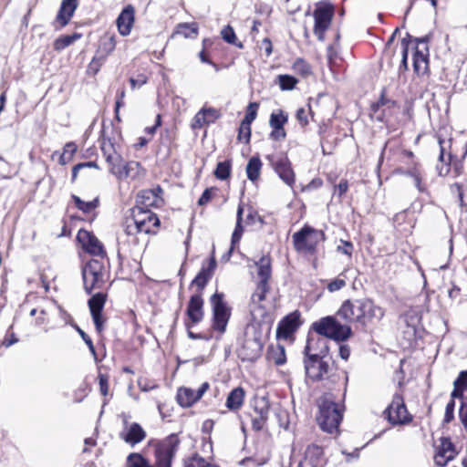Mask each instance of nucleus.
<instances>
[{"label": "nucleus", "mask_w": 467, "mask_h": 467, "mask_svg": "<svg viewBox=\"0 0 467 467\" xmlns=\"http://www.w3.org/2000/svg\"><path fill=\"white\" fill-rule=\"evenodd\" d=\"M72 199L75 202V205L78 207V209H79L80 211H82L85 213H88L91 211H93L98 206V203H99L98 199H95L90 202H84L77 195H72Z\"/></svg>", "instance_id": "obj_39"}, {"label": "nucleus", "mask_w": 467, "mask_h": 467, "mask_svg": "<svg viewBox=\"0 0 467 467\" xmlns=\"http://www.w3.org/2000/svg\"><path fill=\"white\" fill-rule=\"evenodd\" d=\"M346 285V281L342 278H336L327 285L329 292H336L342 289Z\"/></svg>", "instance_id": "obj_51"}, {"label": "nucleus", "mask_w": 467, "mask_h": 467, "mask_svg": "<svg viewBox=\"0 0 467 467\" xmlns=\"http://www.w3.org/2000/svg\"><path fill=\"white\" fill-rule=\"evenodd\" d=\"M120 437L129 444L135 445L146 437V433L139 423L130 424L127 432L120 433Z\"/></svg>", "instance_id": "obj_28"}, {"label": "nucleus", "mask_w": 467, "mask_h": 467, "mask_svg": "<svg viewBox=\"0 0 467 467\" xmlns=\"http://www.w3.org/2000/svg\"><path fill=\"white\" fill-rule=\"evenodd\" d=\"M140 169V164L137 161H129L125 164H122L120 173L119 174V179H125L128 177L136 178L139 175V170Z\"/></svg>", "instance_id": "obj_35"}, {"label": "nucleus", "mask_w": 467, "mask_h": 467, "mask_svg": "<svg viewBox=\"0 0 467 467\" xmlns=\"http://www.w3.org/2000/svg\"><path fill=\"white\" fill-rule=\"evenodd\" d=\"M77 150V146L74 142H68L65 145L63 153L60 156V163L66 164L71 160Z\"/></svg>", "instance_id": "obj_44"}, {"label": "nucleus", "mask_w": 467, "mask_h": 467, "mask_svg": "<svg viewBox=\"0 0 467 467\" xmlns=\"http://www.w3.org/2000/svg\"><path fill=\"white\" fill-rule=\"evenodd\" d=\"M279 86L282 90H291L295 88L297 83V79L289 75H279L278 76Z\"/></svg>", "instance_id": "obj_41"}, {"label": "nucleus", "mask_w": 467, "mask_h": 467, "mask_svg": "<svg viewBox=\"0 0 467 467\" xmlns=\"http://www.w3.org/2000/svg\"><path fill=\"white\" fill-rule=\"evenodd\" d=\"M266 419L263 418V417H260L258 415L253 417L252 419V427L254 431H261L265 422H266Z\"/></svg>", "instance_id": "obj_58"}, {"label": "nucleus", "mask_w": 467, "mask_h": 467, "mask_svg": "<svg viewBox=\"0 0 467 467\" xmlns=\"http://www.w3.org/2000/svg\"><path fill=\"white\" fill-rule=\"evenodd\" d=\"M244 400V390L241 387L234 389L227 396L225 406L231 410H239Z\"/></svg>", "instance_id": "obj_30"}, {"label": "nucleus", "mask_w": 467, "mask_h": 467, "mask_svg": "<svg viewBox=\"0 0 467 467\" xmlns=\"http://www.w3.org/2000/svg\"><path fill=\"white\" fill-rule=\"evenodd\" d=\"M333 16V7L330 5H325L317 8L314 12L315 26L314 33L318 40H324L326 30L329 27Z\"/></svg>", "instance_id": "obj_15"}, {"label": "nucleus", "mask_w": 467, "mask_h": 467, "mask_svg": "<svg viewBox=\"0 0 467 467\" xmlns=\"http://www.w3.org/2000/svg\"><path fill=\"white\" fill-rule=\"evenodd\" d=\"M124 97H125V90L124 89L119 90L117 93V99H116V104H115L116 119L119 121L120 120L119 112L120 107H122L124 105V102H123Z\"/></svg>", "instance_id": "obj_55"}, {"label": "nucleus", "mask_w": 467, "mask_h": 467, "mask_svg": "<svg viewBox=\"0 0 467 467\" xmlns=\"http://www.w3.org/2000/svg\"><path fill=\"white\" fill-rule=\"evenodd\" d=\"M243 212H244L243 206L239 205L238 209H237L236 225H235V229L232 234L231 248L229 249L228 253L223 255V258H225L226 260H228L230 258L231 254L233 253L235 244H238L239 241L241 240V237L243 234V226L241 223Z\"/></svg>", "instance_id": "obj_29"}, {"label": "nucleus", "mask_w": 467, "mask_h": 467, "mask_svg": "<svg viewBox=\"0 0 467 467\" xmlns=\"http://www.w3.org/2000/svg\"><path fill=\"white\" fill-rule=\"evenodd\" d=\"M147 80H148V78L145 75L140 74V75H138V77L136 78H130V83L131 85V88L134 89V88L142 87L144 84L147 83Z\"/></svg>", "instance_id": "obj_56"}, {"label": "nucleus", "mask_w": 467, "mask_h": 467, "mask_svg": "<svg viewBox=\"0 0 467 467\" xmlns=\"http://www.w3.org/2000/svg\"><path fill=\"white\" fill-rule=\"evenodd\" d=\"M185 467H218L215 464L206 462L203 458L193 456L185 462Z\"/></svg>", "instance_id": "obj_45"}, {"label": "nucleus", "mask_w": 467, "mask_h": 467, "mask_svg": "<svg viewBox=\"0 0 467 467\" xmlns=\"http://www.w3.org/2000/svg\"><path fill=\"white\" fill-rule=\"evenodd\" d=\"M254 412L256 415L268 419L269 404L265 400H262L256 403L254 407Z\"/></svg>", "instance_id": "obj_49"}, {"label": "nucleus", "mask_w": 467, "mask_h": 467, "mask_svg": "<svg viewBox=\"0 0 467 467\" xmlns=\"http://www.w3.org/2000/svg\"><path fill=\"white\" fill-rule=\"evenodd\" d=\"M81 37V34L74 33L73 35L62 36L54 42V48L57 51L63 50L72 45L75 41Z\"/></svg>", "instance_id": "obj_36"}, {"label": "nucleus", "mask_w": 467, "mask_h": 467, "mask_svg": "<svg viewBox=\"0 0 467 467\" xmlns=\"http://www.w3.org/2000/svg\"><path fill=\"white\" fill-rule=\"evenodd\" d=\"M312 328L318 334L317 337H308L304 348L305 358L328 356L327 339L344 341L352 335L348 325L339 323L335 317L327 316L313 323Z\"/></svg>", "instance_id": "obj_1"}, {"label": "nucleus", "mask_w": 467, "mask_h": 467, "mask_svg": "<svg viewBox=\"0 0 467 467\" xmlns=\"http://www.w3.org/2000/svg\"><path fill=\"white\" fill-rule=\"evenodd\" d=\"M261 169H262V161L259 159V157H256V156L252 157L248 161V163L246 165L247 178L251 182H255L260 176Z\"/></svg>", "instance_id": "obj_32"}, {"label": "nucleus", "mask_w": 467, "mask_h": 467, "mask_svg": "<svg viewBox=\"0 0 467 467\" xmlns=\"http://www.w3.org/2000/svg\"><path fill=\"white\" fill-rule=\"evenodd\" d=\"M286 136V133L284 130V128H275L273 129L272 132L270 133V137L275 140H284Z\"/></svg>", "instance_id": "obj_61"}, {"label": "nucleus", "mask_w": 467, "mask_h": 467, "mask_svg": "<svg viewBox=\"0 0 467 467\" xmlns=\"http://www.w3.org/2000/svg\"><path fill=\"white\" fill-rule=\"evenodd\" d=\"M411 177L413 178L414 185L420 192H424L425 189L421 185V177L417 171L410 172Z\"/></svg>", "instance_id": "obj_64"}, {"label": "nucleus", "mask_w": 467, "mask_h": 467, "mask_svg": "<svg viewBox=\"0 0 467 467\" xmlns=\"http://www.w3.org/2000/svg\"><path fill=\"white\" fill-rule=\"evenodd\" d=\"M134 7L127 5L117 18V26L119 32L122 36H128L130 33L131 26L134 23Z\"/></svg>", "instance_id": "obj_25"}, {"label": "nucleus", "mask_w": 467, "mask_h": 467, "mask_svg": "<svg viewBox=\"0 0 467 467\" xmlns=\"http://www.w3.org/2000/svg\"><path fill=\"white\" fill-rule=\"evenodd\" d=\"M300 326V314L293 312L285 317L278 324L276 336L279 338H288Z\"/></svg>", "instance_id": "obj_20"}, {"label": "nucleus", "mask_w": 467, "mask_h": 467, "mask_svg": "<svg viewBox=\"0 0 467 467\" xmlns=\"http://www.w3.org/2000/svg\"><path fill=\"white\" fill-rule=\"evenodd\" d=\"M77 0H62L60 8L57 15V21L61 25V26H65L68 24L77 9Z\"/></svg>", "instance_id": "obj_26"}, {"label": "nucleus", "mask_w": 467, "mask_h": 467, "mask_svg": "<svg viewBox=\"0 0 467 467\" xmlns=\"http://www.w3.org/2000/svg\"><path fill=\"white\" fill-rule=\"evenodd\" d=\"M215 267L216 261L213 256L209 262V265L207 267H202L195 278L192 281L191 285H195L197 287L198 293H201V295L202 294V290L208 284L209 280L212 278Z\"/></svg>", "instance_id": "obj_24"}, {"label": "nucleus", "mask_w": 467, "mask_h": 467, "mask_svg": "<svg viewBox=\"0 0 467 467\" xmlns=\"http://www.w3.org/2000/svg\"><path fill=\"white\" fill-rule=\"evenodd\" d=\"M134 226H137V223L135 222L134 217L132 216V218L130 220H127V222H126V225L124 228L125 233L128 235H132V234H137L138 233L137 228H135Z\"/></svg>", "instance_id": "obj_59"}, {"label": "nucleus", "mask_w": 467, "mask_h": 467, "mask_svg": "<svg viewBox=\"0 0 467 467\" xmlns=\"http://www.w3.org/2000/svg\"><path fill=\"white\" fill-rule=\"evenodd\" d=\"M306 375L313 381L327 379L332 370V364L327 356L317 358H304Z\"/></svg>", "instance_id": "obj_9"}, {"label": "nucleus", "mask_w": 467, "mask_h": 467, "mask_svg": "<svg viewBox=\"0 0 467 467\" xmlns=\"http://www.w3.org/2000/svg\"><path fill=\"white\" fill-rule=\"evenodd\" d=\"M161 186H156L153 189H147L140 191L137 195V205L135 207L138 210L139 207H142L147 210L150 207H159L161 205L163 200L161 196L162 193Z\"/></svg>", "instance_id": "obj_16"}, {"label": "nucleus", "mask_w": 467, "mask_h": 467, "mask_svg": "<svg viewBox=\"0 0 467 467\" xmlns=\"http://www.w3.org/2000/svg\"><path fill=\"white\" fill-rule=\"evenodd\" d=\"M128 467H150L149 462L139 453H131L128 457Z\"/></svg>", "instance_id": "obj_42"}, {"label": "nucleus", "mask_w": 467, "mask_h": 467, "mask_svg": "<svg viewBox=\"0 0 467 467\" xmlns=\"http://www.w3.org/2000/svg\"><path fill=\"white\" fill-rule=\"evenodd\" d=\"M104 264L99 259H91L82 268L84 289L91 294L94 289H100L106 282Z\"/></svg>", "instance_id": "obj_6"}, {"label": "nucleus", "mask_w": 467, "mask_h": 467, "mask_svg": "<svg viewBox=\"0 0 467 467\" xmlns=\"http://www.w3.org/2000/svg\"><path fill=\"white\" fill-rule=\"evenodd\" d=\"M257 109L258 104L255 102H251L247 107L246 114L242 121L251 124L256 118Z\"/></svg>", "instance_id": "obj_48"}, {"label": "nucleus", "mask_w": 467, "mask_h": 467, "mask_svg": "<svg viewBox=\"0 0 467 467\" xmlns=\"http://www.w3.org/2000/svg\"><path fill=\"white\" fill-rule=\"evenodd\" d=\"M203 305L204 301L201 293L191 296L187 306L186 315L192 324H198L203 319Z\"/></svg>", "instance_id": "obj_21"}, {"label": "nucleus", "mask_w": 467, "mask_h": 467, "mask_svg": "<svg viewBox=\"0 0 467 467\" xmlns=\"http://www.w3.org/2000/svg\"><path fill=\"white\" fill-rule=\"evenodd\" d=\"M266 159L278 177L286 185L292 187L296 182V174L288 157L283 153H276L267 155Z\"/></svg>", "instance_id": "obj_10"}, {"label": "nucleus", "mask_w": 467, "mask_h": 467, "mask_svg": "<svg viewBox=\"0 0 467 467\" xmlns=\"http://www.w3.org/2000/svg\"><path fill=\"white\" fill-rule=\"evenodd\" d=\"M454 407H455V402L453 400H451L447 403L446 408H445V415H444L445 422L448 423L453 419Z\"/></svg>", "instance_id": "obj_57"}, {"label": "nucleus", "mask_w": 467, "mask_h": 467, "mask_svg": "<svg viewBox=\"0 0 467 467\" xmlns=\"http://www.w3.org/2000/svg\"><path fill=\"white\" fill-rule=\"evenodd\" d=\"M221 36L226 43L234 45L238 48L244 47L243 43L237 41L236 35L231 26H224L221 31Z\"/></svg>", "instance_id": "obj_37"}, {"label": "nucleus", "mask_w": 467, "mask_h": 467, "mask_svg": "<svg viewBox=\"0 0 467 467\" xmlns=\"http://www.w3.org/2000/svg\"><path fill=\"white\" fill-rule=\"evenodd\" d=\"M342 243H343V245L337 246V251L344 254L350 256L352 254V250H353V244L350 242H346V241H344Z\"/></svg>", "instance_id": "obj_62"}, {"label": "nucleus", "mask_w": 467, "mask_h": 467, "mask_svg": "<svg viewBox=\"0 0 467 467\" xmlns=\"http://www.w3.org/2000/svg\"><path fill=\"white\" fill-rule=\"evenodd\" d=\"M430 40L429 36H425L423 37H412L409 33L406 34V36L400 40V65L398 68L399 74H401L408 70V52L409 48L412 43L414 45L412 47H422L428 46V42Z\"/></svg>", "instance_id": "obj_13"}, {"label": "nucleus", "mask_w": 467, "mask_h": 467, "mask_svg": "<svg viewBox=\"0 0 467 467\" xmlns=\"http://www.w3.org/2000/svg\"><path fill=\"white\" fill-rule=\"evenodd\" d=\"M86 168H95L99 169L97 163L95 161H88V162H82L75 165L72 169V179L75 180L78 174V172L81 170H84Z\"/></svg>", "instance_id": "obj_50"}, {"label": "nucleus", "mask_w": 467, "mask_h": 467, "mask_svg": "<svg viewBox=\"0 0 467 467\" xmlns=\"http://www.w3.org/2000/svg\"><path fill=\"white\" fill-rule=\"evenodd\" d=\"M99 380L100 393L103 396H107L109 393V378H108V376L100 373L99 375Z\"/></svg>", "instance_id": "obj_52"}, {"label": "nucleus", "mask_w": 467, "mask_h": 467, "mask_svg": "<svg viewBox=\"0 0 467 467\" xmlns=\"http://www.w3.org/2000/svg\"><path fill=\"white\" fill-rule=\"evenodd\" d=\"M384 310L368 298L346 300L337 312V316L347 323L379 321L384 317Z\"/></svg>", "instance_id": "obj_2"}, {"label": "nucleus", "mask_w": 467, "mask_h": 467, "mask_svg": "<svg viewBox=\"0 0 467 467\" xmlns=\"http://www.w3.org/2000/svg\"><path fill=\"white\" fill-rule=\"evenodd\" d=\"M174 449L172 447L166 448L162 446L157 451V464L158 467H171V460Z\"/></svg>", "instance_id": "obj_34"}, {"label": "nucleus", "mask_w": 467, "mask_h": 467, "mask_svg": "<svg viewBox=\"0 0 467 467\" xmlns=\"http://www.w3.org/2000/svg\"><path fill=\"white\" fill-rule=\"evenodd\" d=\"M107 296L103 293H96L88 302V307L97 331L99 333L103 329L104 320L102 318V311L106 302Z\"/></svg>", "instance_id": "obj_18"}, {"label": "nucleus", "mask_w": 467, "mask_h": 467, "mask_svg": "<svg viewBox=\"0 0 467 467\" xmlns=\"http://www.w3.org/2000/svg\"><path fill=\"white\" fill-rule=\"evenodd\" d=\"M459 416L462 425L467 431V401H462L459 410Z\"/></svg>", "instance_id": "obj_60"}, {"label": "nucleus", "mask_w": 467, "mask_h": 467, "mask_svg": "<svg viewBox=\"0 0 467 467\" xmlns=\"http://www.w3.org/2000/svg\"><path fill=\"white\" fill-rule=\"evenodd\" d=\"M78 241L83 249L90 254L100 256L105 254L103 246L99 239L90 232L79 230L77 235Z\"/></svg>", "instance_id": "obj_19"}, {"label": "nucleus", "mask_w": 467, "mask_h": 467, "mask_svg": "<svg viewBox=\"0 0 467 467\" xmlns=\"http://www.w3.org/2000/svg\"><path fill=\"white\" fill-rule=\"evenodd\" d=\"M231 173V161H224L218 162L214 171V175L219 180H226Z\"/></svg>", "instance_id": "obj_40"}, {"label": "nucleus", "mask_w": 467, "mask_h": 467, "mask_svg": "<svg viewBox=\"0 0 467 467\" xmlns=\"http://www.w3.org/2000/svg\"><path fill=\"white\" fill-rule=\"evenodd\" d=\"M174 35H180L185 38H194L198 35V26L195 23L179 24L174 31Z\"/></svg>", "instance_id": "obj_33"}, {"label": "nucleus", "mask_w": 467, "mask_h": 467, "mask_svg": "<svg viewBox=\"0 0 467 467\" xmlns=\"http://www.w3.org/2000/svg\"><path fill=\"white\" fill-rule=\"evenodd\" d=\"M295 249L298 252H314L317 244L325 239L323 231L305 225L292 236Z\"/></svg>", "instance_id": "obj_7"}, {"label": "nucleus", "mask_w": 467, "mask_h": 467, "mask_svg": "<svg viewBox=\"0 0 467 467\" xmlns=\"http://www.w3.org/2000/svg\"><path fill=\"white\" fill-rule=\"evenodd\" d=\"M293 68L296 72L302 76H307L311 73L310 66L302 58H297L294 64Z\"/></svg>", "instance_id": "obj_46"}, {"label": "nucleus", "mask_w": 467, "mask_h": 467, "mask_svg": "<svg viewBox=\"0 0 467 467\" xmlns=\"http://www.w3.org/2000/svg\"><path fill=\"white\" fill-rule=\"evenodd\" d=\"M458 455V451L450 438L441 437L436 446L434 462L439 467H444Z\"/></svg>", "instance_id": "obj_14"}, {"label": "nucleus", "mask_w": 467, "mask_h": 467, "mask_svg": "<svg viewBox=\"0 0 467 467\" xmlns=\"http://www.w3.org/2000/svg\"><path fill=\"white\" fill-rule=\"evenodd\" d=\"M319 414L317 420L320 428L328 433H333L337 430L339 423L342 420V413L338 405L328 399H324L319 401Z\"/></svg>", "instance_id": "obj_5"}, {"label": "nucleus", "mask_w": 467, "mask_h": 467, "mask_svg": "<svg viewBox=\"0 0 467 467\" xmlns=\"http://www.w3.org/2000/svg\"><path fill=\"white\" fill-rule=\"evenodd\" d=\"M102 150L104 153V157L109 166L110 172L115 176L119 177V174L120 173V170L123 164L122 157L111 149V145L109 146V151H107V148L105 145L102 147Z\"/></svg>", "instance_id": "obj_27"}, {"label": "nucleus", "mask_w": 467, "mask_h": 467, "mask_svg": "<svg viewBox=\"0 0 467 467\" xmlns=\"http://www.w3.org/2000/svg\"><path fill=\"white\" fill-rule=\"evenodd\" d=\"M221 116L219 110L213 108H202L194 116L192 128L201 129L205 125L213 123Z\"/></svg>", "instance_id": "obj_22"}, {"label": "nucleus", "mask_w": 467, "mask_h": 467, "mask_svg": "<svg viewBox=\"0 0 467 467\" xmlns=\"http://www.w3.org/2000/svg\"><path fill=\"white\" fill-rule=\"evenodd\" d=\"M384 413L392 425L403 424L410 420L403 397L400 393L393 395L391 403L387 407Z\"/></svg>", "instance_id": "obj_11"}, {"label": "nucleus", "mask_w": 467, "mask_h": 467, "mask_svg": "<svg viewBox=\"0 0 467 467\" xmlns=\"http://www.w3.org/2000/svg\"><path fill=\"white\" fill-rule=\"evenodd\" d=\"M77 331L88 347L89 351L93 354L94 357H96L95 347L93 345L91 338L78 327H77Z\"/></svg>", "instance_id": "obj_54"}, {"label": "nucleus", "mask_w": 467, "mask_h": 467, "mask_svg": "<svg viewBox=\"0 0 467 467\" xmlns=\"http://www.w3.org/2000/svg\"><path fill=\"white\" fill-rule=\"evenodd\" d=\"M251 137V124H248L244 121L241 122L239 128L238 139L239 140H244V142H249Z\"/></svg>", "instance_id": "obj_47"}, {"label": "nucleus", "mask_w": 467, "mask_h": 467, "mask_svg": "<svg viewBox=\"0 0 467 467\" xmlns=\"http://www.w3.org/2000/svg\"><path fill=\"white\" fill-rule=\"evenodd\" d=\"M257 275L259 282L257 283L256 288L252 295L250 312L253 320H257L260 317H265L266 312L261 306L265 298V295L269 290L268 281L271 277V259L267 255H263L256 263Z\"/></svg>", "instance_id": "obj_3"}, {"label": "nucleus", "mask_w": 467, "mask_h": 467, "mask_svg": "<svg viewBox=\"0 0 467 467\" xmlns=\"http://www.w3.org/2000/svg\"><path fill=\"white\" fill-rule=\"evenodd\" d=\"M209 388L210 384L208 382H203L197 390L184 387L180 388L177 392V401L182 407H191L202 399Z\"/></svg>", "instance_id": "obj_17"}, {"label": "nucleus", "mask_w": 467, "mask_h": 467, "mask_svg": "<svg viewBox=\"0 0 467 467\" xmlns=\"http://www.w3.org/2000/svg\"><path fill=\"white\" fill-rule=\"evenodd\" d=\"M415 49L413 54V68L417 75H423L428 70L429 65V47H412Z\"/></svg>", "instance_id": "obj_23"}, {"label": "nucleus", "mask_w": 467, "mask_h": 467, "mask_svg": "<svg viewBox=\"0 0 467 467\" xmlns=\"http://www.w3.org/2000/svg\"><path fill=\"white\" fill-rule=\"evenodd\" d=\"M305 454V462H300L298 467H306L308 463L311 467H316L319 458L323 455V449L318 445L311 444L307 446Z\"/></svg>", "instance_id": "obj_31"}, {"label": "nucleus", "mask_w": 467, "mask_h": 467, "mask_svg": "<svg viewBox=\"0 0 467 467\" xmlns=\"http://www.w3.org/2000/svg\"><path fill=\"white\" fill-rule=\"evenodd\" d=\"M263 318L254 320V323L246 327L243 344L238 349V357L243 361H254L261 356L263 340L258 322Z\"/></svg>", "instance_id": "obj_4"}, {"label": "nucleus", "mask_w": 467, "mask_h": 467, "mask_svg": "<svg viewBox=\"0 0 467 467\" xmlns=\"http://www.w3.org/2000/svg\"><path fill=\"white\" fill-rule=\"evenodd\" d=\"M212 198V189H206L201 195L200 199L198 200V204L202 206L205 205L207 202H210Z\"/></svg>", "instance_id": "obj_63"}, {"label": "nucleus", "mask_w": 467, "mask_h": 467, "mask_svg": "<svg viewBox=\"0 0 467 467\" xmlns=\"http://www.w3.org/2000/svg\"><path fill=\"white\" fill-rule=\"evenodd\" d=\"M287 114L279 109L277 112H273L271 114L269 125L272 129L284 128V125L287 122Z\"/></svg>", "instance_id": "obj_38"}, {"label": "nucleus", "mask_w": 467, "mask_h": 467, "mask_svg": "<svg viewBox=\"0 0 467 467\" xmlns=\"http://www.w3.org/2000/svg\"><path fill=\"white\" fill-rule=\"evenodd\" d=\"M213 308V328L221 335L226 330L231 317V308L223 301V293H215L211 296Z\"/></svg>", "instance_id": "obj_8"}, {"label": "nucleus", "mask_w": 467, "mask_h": 467, "mask_svg": "<svg viewBox=\"0 0 467 467\" xmlns=\"http://www.w3.org/2000/svg\"><path fill=\"white\" fill-rule=\"evenodd\" d=\"M454 387L467 389V370L460 372L458 378L453 382Z\"/></svg>", "instance_id": "obj_53"}, {"label": "nucleus", "mask_w": 467, "mask_h": 467, "mask_svg": "<svg viewBox=\"0 0 467 467\" xmlns=\"http://www.w3.org/2000/svg\"><path fill=\"white\" fill-rule=\"evenodd\" d=\"M133 217L137 223V232H142L144 234L155 233L154 228L160 226V220L158 216L150 211L145 210L142 207H139L138 210L134 209Z\"/></svg>", "instance_id": "obj_12"}, {"label": "nucleus", "mask_w": 467, "mask_h": 467, "mask_svg": "<svg viewBox=\"0 0 467 467\" xmlns=\"http://www.w3.org/2000/svg\"><path fill=\"white\" fill-rule=\"evenodd\" d=\"M451 190L452 192L457 193L461 206L467 205V190L460 182L451 185Z\"/></svg>", "instance_id": "obj_43"}]
</instances>
